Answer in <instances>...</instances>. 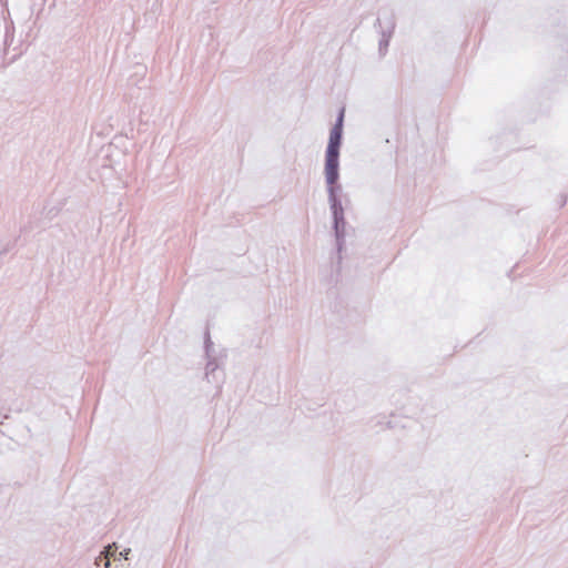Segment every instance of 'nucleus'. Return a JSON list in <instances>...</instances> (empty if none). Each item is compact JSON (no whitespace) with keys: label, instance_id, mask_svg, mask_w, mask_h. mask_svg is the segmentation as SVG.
<instances>
[{"label":"nucleus","instance_id":"obj_1","mask_svg":"<svg viewBox=\"0 0 568 568\" xmlns=\"http://www.w3.org/2000/svg\"><path fill=\"white\" fill-rule=\"evenodd\" d=\"M325 181L327 185L329 207L343 206L341 201L342 185L339 184V165L324 166Z\"/></svg>","mask_w":568,"mask_h":568},{"label":"nucleus","instance_id":"obj_2","mask_svg":"<svg viewBox=\"0 0 568 568\" xmlns=\"http://www.w3.org/2000/svg\"><path fill=\"white\" fill-rule=\"evenodd\" d=\"M343 130L331 129L325 152V165H339V150L342 146Z\"/></svg>","mask_w":568,"mask_h":568},{"label":"nucleus","instance_id":"obj_3","mask_svg":"<svg viewBox=\"0 0 568 568\" xmlns=\"http://www.w3.org/2000/svg\"><path fill=\"white\" fill-rule=\"evenodd\" d=\"M333 216V230L336 239L337 251L341 252L344 245L345 239V225L346 221L344 217V207H329Z\"/></svg>","mask_w":568,"mask_h":568},{"label":"nucleus","instance_id":"obj_4","mask_svg":"<svg viewBox=\"0 0 568 568\" xmlns=\"http://www.w3.org/2000/svg\"><path fill=\"white\" fill-rule=\"evenodd\" d=\"M395 16L393 12H390L389 14V18H388V22H387V29H382L381 33H382V38L379 40V43H378V50H379V53L382 55H384L387 51V48H388V44H389V40L393 36V32H394V29H395Z\"/></svg>","mask_w":568,"mask_h":568},{"label":"nucleus","instance_id":"obj_5","mask_svg":"<svg viewBox=\"0 0 568 568\" xmlns=\"http://www.w3.org/2000/svg\"><path fill=\"white\" fill-rule=\"evenodd\" d=\"M213 347V342L211 341L209 328H206L204 334V348L205 354L209 357L207 364L205 366V376L209 378L211 375L214 377L215 371L217 369V363L215 358H211V351Z\"/></svg>","mask_w":568,"mask_h":568},{"label":"nucleus","instance_id":"obj_6","mask_svg":"<svg viewBox=\"0 0 568 568\" xmlns=\"http://www.w3.org/2000/svg\"><path fill=\"white\" fill-rule=\"evenodd\" d=\"M116 549H118V547H116L115 544L109 545V546L105 547L104 554H105L106 557L113 556L115 559H119V560L122 559V558L128 559V555L131 552L130 548H126V549L120 551L118 557L115 555L116 554Z\"/></svg>","mask_w":568,"mask_h":568},{"label":"nucleus","instance_id":"obj_7","mask_svg":"<svg viewBox=\"0 0 568 568\" xmlns=\"http://www.w3.org/2000/svg\"><path fill=\"white\" fill-rule=\"evenodd\" d=\"M344 114H345V109L342 108L337 114V118H336V121L333 125V129H338V130H343V126H344Z\"/></svg>","mask_w":568,"mask_h":568},{"label":"nucleus","instance_id":"obj_8","mask_svg":"<svg viewBox=\"0 0 568 568\" xmlns=\"http://www.w3.org/2000/svg\"><path fill=\"white\" fill-rule=\"evenodd\" d=\"M375 27H379V28H382L381 19H377V20H376V22H375Z\"/></svg>","mask_w":568,"mask_h":568}]
</instances>
